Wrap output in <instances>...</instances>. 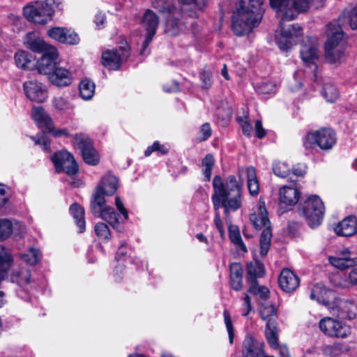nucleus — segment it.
<instances>
[{
  "label": "nucleus",
  "mask_w": 357,
  "mask_h": 357,
  "mask_svg": "<svg viewBox=\"0 0 357 357\" xmlns=\"http://www.w3.org/2000/svg\"><path fill=\"white\" fill-rule=\"evenodd\" d=\"M273 172L277 176L284 178L289 174L290 168L286 162L275 161L273 164Z\"/></svg>",
  "instance_id": "nucleus-46"
},
{
  "label": "nucleus",
  "mask_w": 357,
  "mask_h": 357,
  "mask_svg": "<svg viewBox=\"0 0 357 357\" xmlns=\"http://www.w3.org/2000/svg\"><path fill=\"white\" fill-rule=\"evenodd\" d=\"M264 0H248V8L244 7L245 2L240 1L236 11L232 17V29L236 36H243L250 33L257 26L261 20V6Z\"/></svg>",
  "instance_id": "nucleus-4"
},
{
  "label": "nucleus",
  "mask_w": 357,
  "mask_h": 357,
  "mask_svg": "<svg viewBox=\"0 0 357 357\" xmlns=\"http://www.w3.org/2000/svg\"><path fill=\"white\" fill-rule=\"evenodd\" d=\"M261 318L268 322V320H277V310L273 305L262 304L261 307Z\"/></svg>",
  "instance_id": "nucleus-42"
},
{
  "label": "nucleus",
  "mask_w": 357,
  "mask_h": 357,
  "mask_svg": "<svg viewBox=\"0 0 357 357\" xmlns=\"http://www.w3.org/2000/svg\"><path fill=\"white\" fill-rule=\"evenodd\" d=\"M158 151L161 155H165L168 153V149L164 145L160 144L159 142L155 141L153 144L149 146L144 152L145 156H149L153 152Z\"/></svg>",
  "instance_id": "nucleus-53"
},
{
  "label": "nucleus",
  "mask_w": 357,
  "mask_h": 357,
  "mask_svg": "<svg viewBox=\"0 0 357 357\" xmlns=\"http://www.w3.org/2000/svg\"><path fill=\"white\" fill-rule=\"evenodd\" d=\"M223 316L228 333L229 341L230 344H232L234 342V332L229 312L227 310H225L223 312Z\"/></svg>",
  "instance_id": "nucleus-52"
},
{
  "label": "nucleus",
  "mask_w": 357,
  "mask_h": 357,
  "mask_svg": "<svg viewBox=\"0 0 357 357\" xmlns=\"http://www.w3.org/2000/svg\"><path fill=\"white\" fill-rule=\"evenodd\" d=\"M71 156V154L66 151H61L55 153L52 156V161L53 162L56 171L61 172V167L64 165L66 161Z\"/></svg>",
  "instance_id": "nucleus-41"
},
{
  "label": "nucleus",
  "mask_w": 357,
  "mask_h": 357,
  "mask_svg": "<svg viewBox=\"0 0 357 357\" xmlns=\"http://www.w3.org/2000/svg\"><path fill=\"white\" fill-rule=\"evenodd\" d=\"M47 33L50 38L62 43L75 45L79 40L76 33L66 28L53 27L49 29Z\"/></svg>",
  "instance_id": "nucleus-18"
},
{
  "label": "nucleus",
  "mask_w": 357,
  "mask_h": 357,
  "mask_svg": "<svg viewBox=\"0 0 357 357\" xmlns=\"http://www.w3.org/2000/svg\"><path fill=\"white\" fill-rule=\"evenodd\" d=\"M328 38L325 44L326 60L334 63L344 55L345 46L343 42V30L336 23H329L327 28Z\"/></svg>",
  "instance_id": "nucleus-7"
},
{
  "label": "nucleus",
  "mask_w": 357,
  "mask_h": 357,
  "mask_svg": "<svg viewBox=\"0 0 357 357\" xmlns=\"http://www.w3.org/2000/svg\"><path fill=\"white\" fill-rule=\"evenodd\" d=\"M200 79L202 82V86L204 88L209 87L212 84L211 74L208 72H202L200 73Z\"/></svg>",
  "instance_id": "nucleus-61"
},
{
  "label": "nucleus",
  "mask_w": 357,
  "mask_h": 357,
  "mask_svg": "<svg viewBox=\"0 0 357 357\" xmlns=\"http://www.w3.org/2000/svg\"><path fill=\"white\" fill-rule=\"evenodd\" d=\"M26 46L32 52L36 53H42L43 54L47 52L50 47H54L53 46L48 45L43 40L39 38L28 41Z\"/></svg>",
  "instance_id": "nucleus-38"
},
{
  "label": "nucleus",
  "mask_w": 357,
  "mask_h": 357,
  "mask_svg": "<svg viewBox=\"0 0 357 357\" xmlns=\"http://www.w3.org/2000/svg\"><path fill=\"white\" fill-rule=\"evenodd\" d=\"M300 197L301 192L294 185H284L279 190V201L282 207L295 206Z\"/></svg>",
  "instance_id": "nucleus-17"
},
{
  "label": "nucleus",
  "mask_w": 357,
  "mask_h": 357,
  "mask_svg": "<svg viewBox=\"0 0 357 357\" xmlns=\"http://www.w3.org/2000/svg\"><path fill=\"white\" fill-rule=\"evenodd\" d=\"M58 57L57 50L50 47L47 52L44 53L37 61V68L40 74L48 75L56 67V61Z\"/></svg>",
  "instance_id": "nucleus-16"
},
{
  "label": "nucleus",
  "mask_w": 357,
  "mask_h": 357,
  "mask_svg": "<svg viewBox=\"0 0 357 357\" xmlns=\"http://www.w3.org/2000/svg\"><path fill=\"white\" fill-rule=\"evenodd\" d=\"M357 220L356 217L350 215L344 218L335 227V232L342 236H351L356 233Z\"/></svg>",
  "instance_id": "nucleus-24"
},
{
  "label": "nucleus",
  "mask_w": 357,
  "mask_h": 357,
  "mask_svg": "<svg viewBox=\"0 0 357 357\" xmlns=\"http://www.w3.org/2000/svg\"><path fill=\"white\" fill-rule=\"evenodd\" d=\"M264 342L256 340L250 335H247L243 342L242 357H264Z\"/></svg>",
  "instance_id": "nucleus-15"
},
{
  "label": "nucleus",
  "mask_w": 357,
  "mask_h": 357,
  "mask_svg": "<svg viewBox=\"0 0 357 357\" xmlns=\"http://www.w3.org/2000/svg\"><path fill=\"white\" fill-rule=\"evenodd\" d=\"M320 330L326 335L344 338L349 335L351 330L349 326L331 317H325L319 322Z\"/></svg>",
  "instance_id": "nucleus-11"
},
{
  "label": "nucleus",
  "mask_w": 357,
  "mask_h": 357,
  "mask_svg": "<svg viewBox=\"0 0 357 357\" xmlns=\"http://www.w3.org/2000/svg\"><path fill=\"white\" fill-rule=\"evenodd\" d=\"M12 262L13 257L10 253L4 247L0 246V280L4 278Z\"/></svg>",
  "instance_id": "nucleus-34"
},
{
  "label": "nucleus",
  "mask_w": 357,
  "mask_h": 357,
  "mask_svg": "<svg viewBox=\"0 0 357 357\" xmlns=\"http://www.w3.org/2000/svg\"><path fill=\"white\" fill-rule=\"evenodd\" d=\"M336 23L337 26H340L342 29L346 24L349 25L352 29H357V6L350 11H344L337 22H332Z\"/></svg>",
  "instance_id": "nucleus-28"
},
{
  "label": "nucleus",
  "mask_w": 357,
  "mask_h": 357,
  "mask_svg": "<svg viewBox=\"0 0 357 357\" xmlns=\"http://www.w3.org/2000/svg\"><path fill=\"white\" fill-rule=\"evenodd\" d=\"M229 236L231 241L234 244H235L243 252H247V248L242 241L239 230L237 227L231 225L229 227Z\"/></svg>",
  "instance_id": "nucleus-37"
},
{
  "label": "nucleus",
  "mask_w": 357,
  "mask_h": 357,
  "mask_svg": "<svg viewBox=\"0 0 357 357\" xmlns=\"http://www.w3.org/2000/svg\"><path fill=\"white\" fill-rule=\"evenodd\" d=\"M329 261L333 266L342 270L354 265H357V258L351 259L347 257L340 258L330 257Z\"/></svg>",
  "instance_id": "nucleus-36"
},
{
  "label": "nucleus",
  "mask_w": 357,
  "mask_h": 357,
  "mask_svg": "<svg viewBox=\"0 0 357 357\" xmlns=\"http://www.w3.org/2000/svg\"><path fill=\"white\" fill-rule=\"evenodd\" d=\"M298 211L300 215L305 218L308 225L314 228L321 223L325 208L322 200L318 196L311 195L301 202Z\"/></svg>",
  "instance_id": "nucleus-8"
},
{
  "label": "nucleus",
  "mask_w": 357,
  "mask_h": 357,
  "mask_svg": "<svg viewBox=\"0 0 357 357\" xmlns=\"http://www.w3.org/2000/svg\"><path fill=\"white\" fill-rule=\"evenodd\" d=\"M337 142L335 132L331 128H323L308 132L303 139V146L306 151H312L319 147L322 151H331Z\"/></svg>",
  "instance_id": "nucleus-6"
},
{
  "label": "nucleus",
  "mask_w": 357,
  "mask_h": 357,
  "mask_svg": "<svg viewBox=\"0 0 357 357\" xmlns=\"http://www.w3.org/2000/svg\"><path fill=\"white\" fill-rule=\"evenodd\" d=\"M32 139L35 140V144L41 146L45 151H49L50 150V141L44 135L38 139H35L34 137H32Z\"/></svg>",
  "instance_id": "nucleus-56"
},
{
  "label": "nucleus",
  "mask_w": 357,
  "mask_h": 357,
  "mask_svg": "<svg viewBox=\"0 0 357 357\" xmlns=\"http://www.w3.org/2000/svg\"><path fill=\"white\" fill-rule=\"evenodd\" d=\"M47 75L51 83L56 86H67L73 82L71 73L65 68L56 66Z\"/></svg>",
  "instance_id": "nucleus-20"
},
{
  "label": "nucleus",
  "mask_w": 357,
  "mask_h": 357,
  "mask_svg": "<svg viewBox=\"0 0 357 357\" xmlns=\"http://www.w3.org/2000/svg\"><path fill=\"white\" fill-rule=\"evenodd\" d=\"M255 130L256 132V136L261 139L264 137L266 135V130L262 127V123L260 120H257L255 125Z\"/></svg>",
  "instance_id": "nucleus-60"
},
{
  "label": "nucleus",
  "mask_w": 357,
  "mask_h": 357,
  "mask_svg": "<svg viewBox=\"0 0 357 357\" xmlns=\"http://www.w3.org/2000/svg\"><path fill=\"white\" fill-rule=\"evenodd\" d=\"M348 278L352 285H357V268H354L351 270L348 275Z\"/></svg>",
  "instance_id": "nucleus-64"
},
{
  "label": "nucleus",
  "mask_w": 357,
  "mask_h": 357,
  "mask_svg": "<svg viewBox=\"0 0 357 357\" xmlns=\"http://www.w3.org/2000/svg\"><path fill=\"white\" fill-rule=\"evenodd\" d=\"M59 0H45L36 1L24 8L25 17L34 23L45 24L54 14V8L59 7Z\"/></svg>",
  "instance_id": "nucleus-9"
},
{
  "label": "nucleus",
  "mask_w": 357,
  "mask_h": 357,
  "mask_svg": "<svg viewBox=\"0 0 357 357\" xmlns=\"http://www.w3.org/2000/svg\"><path fill=\"white\" fill-rule=\"evenodd\" d=\"M322 95L329 102H335L339 97L338 90L331 84H326L322 90Z\"/></svg>",
  "instance_id": "nucleus-44"
},
{
  "label": "nucleus",
  "mask_w": 357,
  "mask_h": 357,
  "mask_svg": "<svg viewBox=\"0 0 357 357\" xmlns=\"http://www.w3.org/2000/svg\"><path fill=\"white\" fill-rule=\"evenodd\" d=\"M338 317L340 319L351 320L357 317V302L352 300H342L338 304Z\"/></svg>",
  "instance_id": "nucleus-23"
},
{
  "label": "nucleus",
  "mask_w": 357,
  "mask_h": 357,
  "mask_svg": "<svg viewBox=\"0 0 357 357\" xmlns=\"http://www.w3.org/2000/svg\"><path fill=\"white\" fill-rule=\"evenodd\" d=\"M75 140L82 152L84 161L91 165H97L100 157L97 151L93 147L91 140L82 134L76 135Z\"/></svg>",
  "instance_id": "nucleus-13"
},
{
  "label": "nucleus",
  "mask_w": 357,
  "mask_h": 357,
  "mask_svg": "<svg viewBox=\"0 0 357 357\" xmlns=\"http://www.w3.org/2000/svg\"><path fill=\"white\" fill-rule=\"evenodd\" d=\"M115 204L119 211L123 215L124 220H127L128 218V211L124 207L123 204L119 197H116Z\"/></svg>",
  "instance_id": "nucleus-59"
},
{
  "label": "nucleus",
  "mask_w": 357,
  "mask_h": 357,
  "mask_svg": "<svg viewBox=\"0 0 357 357\" xmlns=\"http://www.w3.org/2000/svg\"><path fill=\"white\" fill-rule=\"evenodd\" d=\"M95 233L98 238L102 241L110 239V231L107 225L103 222H98L94 228Z\"/></svg>",
  "instance_id": "nucleus-49"
},
{
  "label": "nucleus",
  "mask_w": 357,
  "mask_h": 357,
  "mask_svg": "<svg viewBox=\"0 0 357 357\" xmlns=\"http://www.w3.org/2000/svg\"><path fill=\"white\" fill-rule=\"evenodd\" d=\"M278 282L284 291L291 293L297 289L300 284V280L291 270L284 268L280 273Z\"/></svg>",
  "instance_id": "nucleus-21"
},
{
  "label": "nucleus",
  "mask_w": 357,
  "mask_h": 357,
  "mask_svg": "<svg viewBox=\"0 0 357 357\" xmlns=\"http://www.w3.org/2000/svg\"><path fill=\"white\" fill-rule=\"evenodd\" d=\"M79 91L80 96L83 100H90L94 95L95 84L89 79H84L79 84Z\"/></svg>",
  "instance_id": "nucleus-35"
},
{
  "label": "nucleus",
  "mask_w": 357,
  "mask_h": 357,
  "mask_svg": "<svg viewBox=\"0 0 357 357\" xmlns=\"http://www.w3.org/2000/svg\"><path fill=\"white\" fill-rule=\"evenodd\" d=\"M118 188V179L112 174L105 175L98 185L90 204L91 213L98 218L107 221L112 227L116 229L120 222V217L114 209L105 205L104 195H114Z\"/></svg>",
  "instance_id": "nucleus-3"
},
{
  "label": "nucleus",
  "mask_w": 357,
  "mask_h": 357,
  "mask_svg": "<svg viewBox=\"0 0 357 357\" xmlns=\"http://www.w3.org/2000/svg\"><path fill=\"white\" fill-rule=\"evenodd\" d=\"M21 259L30 265H35L40 259V252L38 249L30 248L27 252L21 255Z\"/></svg>",
  "instance_id": "nucleus-40"
},
{
  "label": "nucleus",
  "mask_w": 357,
  "mask_h": 357,
  "mask_svg": "<svg viewBox=\"0 0 357 357\" xmlns=\"http://www.w3.org/2000/svg\"><path fill=\"white\" fill-rule=\"evenodd\" d=\"M142 24L146 31L141 50V54H144L156 33L159 24L158 17L153 10L148 9L143 15Z\"/></svg>",
  "instance_id": "nucleus-12"
},
{
  "label": "nucleus",
  "mask_w": 357,
  "mask_h": 357,
  "mask_svg": "<svg viewBox=\"0 0 357 357\" xmlns=\"http://www.w3.org/2000/svg\"><path fill=\"white\" fill-rule=\"evenodd\" d=\"M248 291L252 294L259 295V296L263 299H266L269 296L268 289L263 286H259L257 282L249 285Z\"/></svg>",
  "instance_id": "nucleus-51"
},
{
  "label": "nucleus",
  "mask_w": 357,
  "mask_h": 357,
  "mask_svg": "<svg viewBox=\"0 0 357 357\" xmlns=\"http://www.w3.org/2000/svg\"><path fill=\"white\" fill-rule=\"evenodd\" d=\"M211 126L208 123H204L200 129V133L202 135V140L205 141L211 135Z\"/></svg>",
  "instance_id": "nucleus-58"
},
{
  "label": "nucleus",
  "mask_w": 357,
  "mask_h": 357,
  "mask_svg": "<svg viewBox=\"0 0 357 357\" xmlns=\"http://www.w3.org/2000/svg\"><path fill=\"white\" fill-rule=\"evenodd\" d=\"M243 269L241 264L232 263L230 265V283L235 291H240L243 286Z\"/></svg>",
  "instance_id": "nucleus-26"
},
{
  "label": "nucleus",
  "mask_w": 357,
  "mask_h": 357,
  "mask_svg": "<svg viewBox=\"0 0 357 357\" xmlns=\"http://www.w3.org/2000/svg\"><path fill=\"white\" fill-rule=\"evenodd\" d=\"M11 281L20 287H25L31 282V271L26 266H22L13 271Z\"/></svg>",
  "instance_id": "nucleus-27"
},
{
  "label": "nucleus",
  "mask_w": 357,
  "mask_h": 357,
  "mask_svg": "<svg viewBox=\"0 0 357 357\" xmlns=\"http://www.w3.org/2000/svg\"><path fill=\"white\" fill-rule=\"evenodd\" d=\"M215 160L212 155H206L202 161V173L206 181H209L211 177L212 169L214 166Z\"/></svg>",
  "instance_id": "nucleus-39"
},
{
  "label": "nucleus",
  "mask_w": 357,
  "mask_h": 357,
  "mask_svg": "<svg viewBox=\"0 0 357 357\" xmlns=\"http://www.w3.org/2000/svg\"><path fill=\"white\" fill-rule=\"evenodd\" d=\"M250 220L257 229L264 228L260 236L259 244L260 255L265 257L270 248L272 233L264 202H259L257 211L250 215Z\"/></svg>",
  "instance_id": "nucleus-5"
},
{
  "label": "nucleus",
  "mask_w": 357,
  "mask_h": 357,
  "mask_svg": "<svg viewBox=\"0 0 357 357\" xmlns=\"http://www.w3.org/2000/svg\"><path fill=\"white\" fill-rule=\"evenodd\" d=\"M271 8L276 10L280 17V33L276 35V43L284 52L289 50L302 36V29L294 24L286 29L284 23L296 19L300 13L306 11L310 7V0H269Z\"/></svg>",
  "instance_id": "nucleus-1"
},
{
  "label": "nucleus",
  "mask_w": 357,
  "mask_h": 357,
  "mask_svg": "<svg viewBox=\"0 0 357 357\" xmlns=\"http://www.w3.org/2000/svg\"><path fill=\"white\" fill-rule=\"evenodd\" d=\"M78 165L72 155L61 167V172H64L69 176L75 175L78 172Z\"/></svg>",
  "instance_id": "nucleus-47"
},
{
  "label": "nucleus",
  "mask_w": 357,
  "mask_h": 357,
  "mask_svg": "<svg viewBox=\"0 0 357 357\" xmlns=\"http://www.w3.org/2000/svg\"><path fill=\"white\" fill-rule=\"evenodd\" d=\"M213 188L212 202L215 211L214 222L222 236L224 228L218 209L224 208L225 214L238 210L241 206L243 185L234 175H229L225 181L220 176H215L213 180Z\"/></svg>",
  "instance_id": "nucleus-2"
},
{
  "label": "nucleus",
  "mask_w": 357,
  "mask_h": 357,
  "mask_svg": "<svg viewBox=\"0 0 357 357\" xmlns=\"http://www.w3.org/2000/svg\"><path fill=\"white\" fill-rule=\"evenodd\" d=\"M179 1L186 5L193 3L199 10H203L207 4V0H179Z\"/></svg>",
  "instance_id": "nucleus-57"
},
{
  "label": "nucleus",
  "mask_w": 357,
  "mask_h": 357,
  "mask_svg": "<svg viewBox=\"0 0 357 357\" xmlns=\"http://www.w3.org/2000/svg\"><path fill=\"white\" fill-rule=\"evenodd\" d=\"M319 43L315 37H309L303 42L301 49V57L306 65L315 63L319 59Z\"/></svg>",
  "instance_id": "nucleus-14"
},
{
  "label": "nucleus",
  "mask_w": 357,
  "mask_h": 357,
  "mask_svg": "<svg viewBox=\"0 0 357 357\" xmlns=\"http://www.w3.org/2000/svg\"><path fill=\"white\" fill-rule=\"evenodd\" d=\"M247 281L249 285L257 283V278H261L264 273V268L261 263L255 261L247 264Z\"/></svg>",
  "instance_id": "nucleus-29"
},
{
  "label": "nucleus",
  "mask_w": 357,
  "mask_h": 357,
  "mask_svg": "<svg viewBox=\"0 0 357 357\" xmlns=\"http://www.w3.org/2000/svg\"><path fill=\"white\" fill-rule=\"evenodd\" d=\"M152 6L158 9L163 15L169 14L181 15V10L172 3V0H154Z\"/></svg>",
  "instance_id": "nucleus-32"
},
{
  "label": "nucleus",
  "mask_w": 357,
  "mask_h": 357,
  "mask_svg": "<svg viewBox=\"0 0 357 357\" xmlns=\"http://www.w3.org/2000/svg\"><path fill=\"white\" fill-rule=\"evenodd\" d=\"M265 335L270 346L277 349L278 347V330L275 320H268L266 322Z\"/></svg>",
  "instance_id": "nucleus-30"
},
{
  "label": "nucleus",
  "mask_w": 357,
  "mask_h": 357,
  "mask_svg": "<svg viewBox=\"0 0 357 357\" xmlns=\"http://www.w3.org/2000/svg\"><path fill=\"white\" fill-rule=\"evenodd\" d=\"M277 84L272 81L263 82L259 84L256 88L257 92L262 94L275 93L277 91Z\"/></svg>",
  "instance_id": "nucleus-50"
},
{
  "label": "nucleus",
  "mask_w": 357,
  "mask_h": 357,
  "mask_svg": "<svg viewBox=\"0 0 357 357\" xmlns=\"http://www.w3.org/2000/svg\"><path fill=\"white\" fill-rule=\"evenodd\" d=\"M13 229V222L8 219H0V241L8 238Z\"/></svg>",
  "instance_id": "nucleus-45"
},
{
  "label": "nucleus",
  "mask_w": 357,
  "mask_h": 357,
  "mask_svg": "<svg viewBox=\"0 0 357 357\" xmlns=\"http://www.w3.org/2000/svg\"><path fill=\"white\" fill-rule=\"evenodd\" d=\"M237 121L242 128L243 133L248 137L251 136L252 126L248 121V116L238 117Z\"/></svg>",
  "instance_id": "nucleus-54"
},
{
  "label": "nucleus",
  "mask_w": 357,
  "mask_h": 357,
  "mask_svg": "<svg viewBox=\"0 0 357 357\" xmlns=\"http://www.w3.org/2000/svg\"><path fill=\"white\" fill-rule=\"evenodd\" d=\"M180 15L176 14H169L164 15L165 17V33L171 36L178 35L183 31L184 26L180 21Z\"/></svg>",
  "instance_id": "nucleus-22"
},
{
  "label": "nucleus",
  "mask_w": 357,
  "mask_h": 357,
  "mask_svg": "<svg viewBox=\"0 0 357 357\" xmlns=\"http://www.w3.org/2000/svg\"><path fill=\"white\" fill-rule=\"evenodd\" d=\"M70 213L75 220L77 226L79 229V232L83 233L85 231L84 209L80 205L75 203L70 207Z\"/></svg>",
  "instance_id": "nucleus-33"
},
{
  "label": "nucleus",
  "mask_w": 357,
  "mask_h": 357,
  "mask_svg": "<svg viewBox=\"0 0 357 357\" xmlns=\"http://www.w3.org/2000/svg\"><path fill=\"white\" fill-rule=\"evenodd\" d=\"M32 56L24 51H19L15 54V61L17 66L26 69L31 61Z\"/></svg>",
  "instance_id": "nucleus-43"
},
{
  "label": "nucleus",
  "mask_w": 357,
  "mask_h": 357,
  "mask_svg": "<svg viewBox=\"0 0 357 357\" xmlns=\"http://www.w3.org/2000/svg\"><path fill=\"white\" fill-rule=\"evenodd\" d=\"M247 185L249 193L251 196L255 197L259 192V183L256 174V170L252 166L246 169Z\"/></svg>",
  "instance_id": "nucleus-31"
},
{
  "label": "nucleus",
  "mask_w": 357,
  "mask_h": 357,
  "mask_svg": "<svg viewBox=\"0 0 357 357\" xmlns=\"http://www.w3.org/2000/svg\"><path fill=\"white\" fill-rule=\"evenodd\" d=\"M294 175L301 176L306 172V167L304 164H298L292 169Z\"/></svg>",
  "instance_id": "nucleus-63"
},
{
  "label": "nucleus",
  "mask_w": 357,
  "mask_h": 357,
  "mask_svg": "<svg viewBox=\"0 0 357 357\" xmlns=\"http://www.w3.org/2000/svg\"><path fill=\"white\" fill-rule=\"evenodd\" d=\"M31 116L40 128H45L47 131H51L52 120L41 107H34L32 109Z\"/></svg>",
  "instance_id": "nucleus-25"
},
{
  "label": "nucleus",
  "mask_w": 357,
  "mask_h": 357,
  "mask_svg": "<svg viewBox=\"0 0 357 357\" xmlns=\"http://www.w3.org/2000/svg\"><path fill=\"white\" fill-rule=\"evenodd\" d=\"M252 310L251 301L250 298L248 295H245L243 298V313L242 315L245 317Z\"/></svg>",
  "instance_id": "nucleus-62"
},
{
  "label": "nucleus",
  "mask_w": 357,
  "mask_h": 357,
  "mask_svg": "<svg viewBox=\"0 0 357 357\" xmlns=\"http://www.w3.org/2000/svg\"><path fill=\"white\" fill-rule=\"evenodd\" d=\"M23 86L26 97L31 101L43 102L47 98L46 91L38 82H26L24 83Z\"/></svg>",
  "instance_id": "nucleus-19"
},
{
  "label": "nucleus",
  "mask_w": 357,
  "mask_h": 357,
  "mask_svg": "<svg viewBox=\"0 0 357 357\" xmlns=\"http://www.w3.org/2000/svg\"><path fill=\"white\" fill-rule=\"evenodd\" d=\"M325 294L326 289L324 285L321 284H316L311 289L310 297L312 300H316L318 303H324Z\"/></svg>",
  "instance_id": "nucleus-48"
},
{
  "label": "nucleus",
  "mask_w": 357,
  "mask_h": 357,
  "mask_svg": "<svg viewBox=\"0 0 357 357\" xmlns=\"http://www.w3.org/2000/svg\"><path fill=\"white\" fill-rule=\"evenodd\" d=\"M54 105L55 108L60 111H65L70 108V105L67 100L62 97L55 98L54 99Z\"/></svg>",
  "instance_id": "nucleus-55"
},
{
  "label": "nucleus",
  "mask_w": 357,
  "mask_h": 357,
  "mask_svg": "<svg viewBox=\"0 0 357 357\" xmlns=\"http://www.w3.org/2000/svg\"><path fill=\"white\" fill-rule=\"evenodd\" d=\"M130 54V47L125 42L118 48L104 51L102 54V63L108 69L116 70L128 59Z\"/></svg>",
  "instance_id": "nucleus-10"
}]
</instances>
